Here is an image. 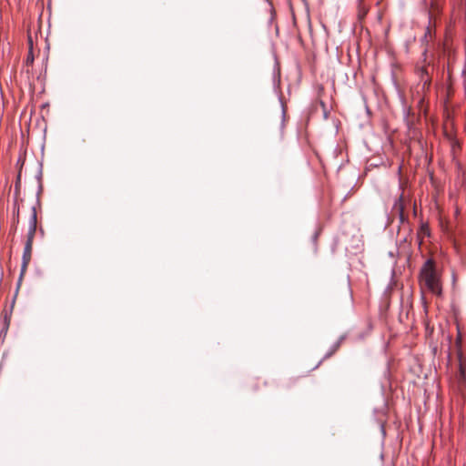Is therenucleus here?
<instances>
[{"mask_svg":"<svg viewBox=\"0 0 466 466\" xmlns=\"http://www.w3.org/2000/svg\"><path fill=\"white\" fill-rule=\"evenodd\" d=\"M420 278L421 286L436 295L441 294V286L433 259L430 258L425 261L420 269Z\"/></svg>","mask_w":466,"mask_h":466,"instance_id":"nucleus-1","label":"nucleus"},{"mask_svg":"<svg viewBox=\"0 0 466 466\" xmlns=\"http://www.w3.org/2000/svg\"><path fill=\"white\" fill-rule=\"evenodd\" d=\"M405 203L403 194H400V197L395 200V203L392 208V211L398 215L400 225L405 228L407 227L408 232L410 233L411 229L410 227L409 219L407 215H405Z\"/></svg>","mask_w":466,"mask_h":466,"instance_id":"nucleus-2","label":"nucleus"},{"mask_svg":"<svg viewBox=\"0 0 466 466\" xmlns=\"http://www.w3.org/2000/svg\"><path fill=\"white\" fill-rule=\"evenodd\" d=\"M36 231H37V212H36L35 206H32L31 215H30L29 223H28V230L25 235V243L33 244Z\"/></svg>","mask_w":466,"mask_h":466,"instance_id":"nucleus-3","label":"nucleus"},{"mask_svg":"<svg viewBox=\"0 0 466 466\" xmlns=\"http://www.w3.org/2000/svg\"><path fill=\"white\" fill-rule=\"evenodd\" d=\"M32 251H33V244L25 243V248H24L23 256H22L21 272H20V276H19L18 284H20V282L23 279L24 275L25 274V272L27 270L28 265L32 258Z\"/></svg>","mask_w":466,"mask_h":466,"instance_id":"nucleus-4","label":"nucleus"},{"mask_svg":"<svg viewBox=\"0 0 466 466\" xmlns=\"http://www.w3.org/2000/svg\"><path fill=\"white\" fill-rule=\"evenodd\" d=\"M456 331H457V335H456V339H455L453 345L451 344V337L447 336V339L450 342L449 350H451V348H454V350H461L462 347V342H461L462 341V334H461L460 326L458 324L456 325Z\"/></svg>","mask_w":466,"mask_h":466,"instance_id":"nucleus-5","label":"nucleus"},{"mask_svg":"<svg viewBox=\"0 0 466 466\" xmlns=\"http://www.w3.org/2000/svg\"><path fill=\"white\" fill-rule=\"evenodd\" d=\"M429 66H430L429 65L423 66L419 69V75H420V80L423 81L424 86L431 84Z\"/></svg>","mask_w":466,"mask_h":466,"instance_id":"nucleus-6","label":"nucleus"},{"mask_svg":"<svg viewBox=\"0 0 466 466\" xmlns=\"http://www.w3.org/2000/svg\"><path fill=\"white\" fill-rule=\"evenodd\" d=\"M369 12V6L364 3V0H359L358 3V18L360 21L363 20Z\"/></svg>","mask_w":466,"mask_h":466,"instance_id":"nucleus-7","label":"nucleus"},{"mask_svg":"<svg viewBox=\"0 0 466 466\" xmlns=\"http://www.w3.org/2000/svg\"><path fill=\"white\" fill-rule=\"evenodd\" d=\"M10 319H11V316L10 314H8V312L6 310H5L2 314V329H1V332H6L8 328H9V325H10Z\"/></svg>","mask_w":466,"mask_h":466,"instance_id":"nucleus-8","label":"nucleus"},{"mask_svg":"<svg viewBox=\"0 0 466 466\" xmlns=\"http://www.w3.org/2000/svg\"><path fill=\"white\" fill-rule=\"evenodd\" d=\"M19 205L17 202L15 203L14 206V229L16 230L17 225L19 223Z\"/></svg>","mask_w":466,"mask_h":466,"instance_id":"nucleus-9","label":"nucleus"},{"mask_svg":"<svg viewBox=\"0 0 466 466\" xmlns=\"http://www.w3.org/2000/svg\"><path fill=\"white\" fill-rule=\"evenodd\" d=\"M430 234V229H429V227L427 224H421L420 228H419V231H418V238L420 239H422V237L425 236V235H429ZM420 243H421V240H420Z\"/></svg>","mask_w":466,"mask_h":466,"instance_id":"nucleus-10","label":"nucleus"},{"mask_svg":"<svg viewBox=\"0 0 466 466\" xmlns=\"http://www.w3.org/2000/svg\"><path fill=\"white\" fill-rule=\"evenodd\" d=\"M33 62H34L33 51L29 50L27 57H26V61H25L26 66L32 65Z\"/></svg>","mask_w":466,"mask_h":466,"instance_id":"nucleus-11","label":"nucleus"},{"mask_svg":"<svg viewBox=\"0 0 466 466\" xmlns=\"http://www.w3.org/2000/svg\"><path fill=\"white\" fill-rule=\"evenodd\" d=\"M28 46H29V50L33 51V40H32V36L30 35H28Z\"/></svg>","mask_w":466,"mask_h":466,"instance_id":"nucleus-12","label":"nucleus"},{"mask_svg":"<svg viewBox=\"0 0 466 466\" xmlns=\"http://www.w3.org/2000/svg\"><path fill=\"white\" fill-rule=\"evenodd\" d=\"M458 358H459L460 361H461V360H462V351H458Z\"/></svg>","mask_w":466,"mask_h":466,"instance_id":"nucleus-13","label":"nucleus"},{"mask_svg":"<svg viewBox=\"0 0 466 466\" xmlns=\"http://www.w3.org/2000/svg\"><path fill=\"white\" fill-rule=\"evenodd\" d=\"M413 215L416 217L417 216V208H416V204H414L413 206Z\"/></svg>","mask_w":466,"mask_h":466,"instance_id":"nucleus-14","label":"nucleus"}]
</instances>
